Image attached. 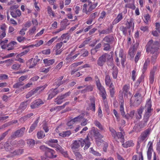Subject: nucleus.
I'll list each match as a JSON object with an SVG mask.
<instances>
[{
  "label": "nucleus",
  "instance_id": "nucleus-16",
  "mask_svg": "<svg viewBox=\"0 0 160 160\" xmlns=\"http://www.w3.org/2000/svg\"><path fill=\"white\" fill-rule=\"evenodd\" d=\"M54 152H55L53 150L49 148V150H48V151L45 152V155L46 157L50 158H55L57 157V155H53Z\"/></svg>",
  "mask_w": 160,
  "mask_h": 160
},
{
  "label": "nucleus",
  "instance_id": "nucleus-21",
  "mask_svg": "<svg viewBox=\"0 0 160 160\" xmlns=\"http://www.w3.org/2000/svg\"><path fill=\"white\" fill-rule=\"evenodd\" d=\"M123 18L122 14V13H119L116 18L113 21L112 24L114 25L121 21Z\"/></svg>",
  "mask_w": 160,
  "mask_h": 160
},
{
  "label": "nucleus",
  "instance_id": "nucleus-6",
  "mask_svg": "<svg viewBox=\"0 0 160 160\" xmlns=\"http://www.w3.org/2000/svg\"><path fill=\"white\" fill-rule=\"evenodd\" d=\"M110 57V55L105 53L101 56L97 60V63L98 66L102 67L106 61L107 59Z\"/></svg>",
  "mask_w": 160,
  "mask_h": 160
},
{
  "label": "nucleus",
  "instance_id": "nucleus-19",
  "mask_svg": "<svg viewBox=\"0 0 160 160\" xmlns=\"http://www.w3.org/2000/svg\"><path fill=\"white\" fill-rule=\"evenodd\" d=\"M93 132L95 139H101L103 138V136L101 134L98 129L93 130Z\"/></svg>",
  "mask_w": 160,
  "mask_h": 160
},
{
  "label": "nucleus",
  "instance_id": "nucleus-52",
  "mask_svg": "<svg viewBox=\"0 0 160 160\" xmlns=\"http://www.w3.org/2000/svg\"><path fill=\"white\" fill-rule=\"evenodd\" d=\"M21 65L18 63L13 64L12 66V68L13 69L18 70L20 67Z\"/></svg>",
  "mask_w": 160,
  "mask_h": 160
},
{
  "label": "nucleus",
  "instance_id": "nucleus-37",
  "mask_svg": "<svg viewBox=\"0 0 160 160\" xmlns=\"http://www.w3.org/2000/svg\"><path fill=\"white\" fill-rule=\"evenodd\" d=\"M113 27L112 26L110 29L108 28L106 29L100 31L99 33L101 34H108L112 32Z\"/></svg>",
  "mask_w": 160,
  "mask_h": 160
},
{
  "label": "nucleus",
  "instance_id": "nucleus-40",
  "mask_svg": "<svg viewBox=\"0 0 160 160\" xmlns=\"http://www.w3.org/2000/svg\"><path fill=\"white\" fill-rule=\"evenodd\" d=\"M136 51V49L134 47L130 48L128 53L131 58L134 57Z\"/></svg>",
  "mask_w": 160,
  "mask_h": 160
},
{
  "label": "nucleus",
  "instance_id": "nucleus-60",
  "mask_svg": "<svg viewBox=\"0 0 160 160\" xmlns=\"http://www.w3.org/2000/svg\"><path fill=\"white\" fill-rule=\"evenodd\" d=\"M141 98H138L137 99L136 98L134 102V105L136 106H138L141 102Z\"/></svg>",
  "mask_w": 160,
  "mask_h": 160
},
{
  "label": "nucleus",
  "instance_id": "nucleus-33",
  "mask_svg": "<svg viewBox=\"0 0 160 160\" xmlns=\"http://www.w3.org/2000/svg\"><path fill=\"white\" fill-rule=\"evenodd\" d=\"M101 43H99L94 48L91 50V53L92 54H95L97 52L98 49L101 47Z\"/></svg>",
  "mask_w": 160,
  "mask_h": 160
},
{
  "label": "nucleus",
  "instance_id": "nucleus-25",
  "mask_svg": "<svg viewBox=\"0 0 160 160\" xmlns=\"http://www.w3.org/2000/svg\"><path fill=\"white\" fill-rule=\"evenodd\" d=\"M86 88L85 89L81 91L80 92L82 93H84L87 92L92 91L93 89V87L91 85L85 86Z\"/></svg>",
  "mask_w": 160,
  "mask_h": 160
},
{
  "label": "nucleus",
  "instance_id": "nucleus-45",
  "mask_svg": "<svg viewBox=\"0 0 160 160\" xmlns=\"http://www.w3.org/2000/svg\"><path fill=\"white\" fill-rule=\"evenodd\" d=\"M23 152V150L22 149H18L15 150L12 152V154L14 155H19L22 154Z\"/></svg>",
  "mask_w": 160,
  "mask_h": 160
},
{
  "label": "nucleus",
  "instance_id": "nucleus-15",
  "mask_svg": "<svg viewBox=\"0 0 160 160\" xmlns=\"http://www.w3.org/2000/svg\"><path fill=\"white\" fill-rule=\"evenodd\" d=\"M148 145H149V146L147 151V157L148 159V160H151L152 157V152L153 150L152 148V142L150 141L148 143Z\"/></svg>",
  "mask_w": 160,
  "mask_h": 160
},
{
  "label": "nucleus",
  "instance_id": "nucleus-56",
  "mask_svg": "<svg viewBox=\"0 0 160 160\" xmlns=\"http://www.w3.org/2000/svg\"><path fill=\"white\" fill-rule=\"evenodd\" d=\"M97 14L98 12H95L93 13H92L90 15L89 18H90V19L93 21L94 19L96 18V16H97Z\"/></svg>",
  "mask_w": 160,
  "mask_h": 160
},
{
  "label": "nucleus",
  "instance_id": "nucleus-55",
  "mask_svg": "<svg viewBox=\"0 0 160 160\" xmlns=\"http://www.w3.org/2000/svg\"><path fill=\"white\" fill-rule=\"evenodd\" d=\"M74 154L77 160H80L82 158V156L80 152H76L74 153Z\"/></svg>",
  "mask_w": 160,
  "mask_h": 160
},
{
  "label": "nucleus",
  "instance_id": "nucleus-35",
  "mask_svg": "<svg viewBox=\"0 0 160 160\" xmlns=\"http://www.w3.org/2000/svg\"><path fill=\"white\" fill-rule=\"evenodd\" d=\"M84 116L83 114H82L72 119V122L75 123L77 122L80 121L83 118Z\"/></svg>",
  "mask_w": 160,
  "mask_h": 160
},
{
  "label": "nucleus",
  "instance_id": "nucleus-20",
  "mask_svg": "<svg viewBox=\"0 0 160 160\" xmlns=\"http://www.w3.org/2000/svg\"><path fill=\"white\" fill-rule=\"evenodd\" d=\"M144 109L143 107H141L140 108L138 109L136 113V117L137 119H140L142 118V114Z\"/></svg>",
  "mask_w": 160,
  "mask_h": 160
},
{
  "label": "nucleus",
  "instance_id": "nucleus-44",
  "mask_svg": "<svg viewBox=\"0 0 160 160\" xmlns=\"http://www.w3.org/2000/svg\"><path fill=\"white\" fill-rule=\"evenodd\" d=\"M105 82L106 85L107 86H109L111 82L110 76L109 75H107L105 76Z\"/></svg>",
  "mask_w": 160,
  "mask_h": 160
},
{
  "label": "nucleus",
  "instance_id": "nucleus-24",
  "mask_svg": "<svg viewBox=\"0 0 160 160\" xmlns=\"http://www.w3.org/2000/svg\"><path fill=\"white\" fill-rule=\"evenodd\" d=\"M40 61V59L38 58V56H36L33 59V62L29 66V68H32L34 67Z\"/></svg>",
  "mask_w": 160,
  "mask_h": 160
},
{
  "label": "nucleus",
  "instance_id": "nucleus-49",
  "mask_svg": "<svg viewBox=\"0 0 160 160\" xmlns=\"http://www.w3.org/2000/svg\"><path fill=\"white\" fill-rule=\"evenodd\" d=\"M155 74L152 72H150V74L149 76V81L151 84H152L153 83L154 80Z\"/></svg>",
  "mask_w": 160,
  "mask_h": 160
},
{
  "label": "nucleus",
  "instance_id": "nucleus-28",
  "mask_svg": "<svg viewBox=\"0 0 160 160\" xmlns=\"http://www.w3.org/2000/svg\"><path fill=\"white\" fill-rule=\"evenodd\" d=\"M134 145L133 142L131 140L127 141L125 143L122 144V146L124 148H128L131 146H133Z\"/></svg>",
  "mask_w": 160,
  "mask_h": 160
},
{
  "label": "nucleus",
  "instance_id": "nucleus-46",
  "mask_svg": "<svg viewBox=\"0 0 160 160\" xmlns=\"http://www.w3.org/2000/svg\"><path fill=\"white\" fill-rule=\"evenodd\" d=\"M94 124H95V125L97 127H98V128L101 130H104L103 128L101 125V124L97 120H95L94 122Z\"/></svg>",
  "mask_w": 160,
  "mask_h": 160
},
{
  "label": "nucleus",
  "instance_id": "nucleus-32",
  "mask_svg": "<svg viewBox=\"0 0 160 160\" xmlns=\"http://www.w3.org/2000/svg\"><path fill=\"white\" fill-rule=\"evenodd\" d=\"M88 2V5L89 6L88 8V11L90 13L96 7L98 4V3H96L94 4H92V2Z\"/></svg>",
  "mask_w": 160,
  "mask_h": 160
},
{
  "label": "nucleus",
  "instance_id": "nucleus-62",
  "mask_svg": "<svg viewBox=\"0 0 160 160\" xmlns=\"http://www.w3.org/2000/svg\"><path fill=\"white\" fill-rule=\"evenodd\" d=\"M68 21V20L67 19H64L63 21L61 22V27H65V29L66 28V26L67 25V23H66L67 21Z\"/></svg>",
  "mask_w": 160,
  "mask_h": 160
},
{
  "label": "nucleus",
  "instance_id": "nucleus-61",
  "mask_svg": "<svg viewBox=\"0 0 160 160\" xmlns=\"http://www.w3.org/2000/svg\"><path fill=\"white\" fill-rule=\"evenodd\" d=\"M113 113L115 116L117 121H119L120 120V119L119 118V116L118 114V113L115 109H114L113 110Z\"/></svg>",
  "mask_w": 160,
  "mask_h": 160
},
{
  "label": "nucleus",
  "instance_id": "nucleus-26",
  "mask_svg": "<svg viewBox=\"0 0 160 160\" xmlns=\"http://www.w3.org/2000/svg\"><path fill=\"white\" fill-rule=\"evenodd\" d=\"M55 60L54 59H44L43 60L44 63L45 64L46 66H48L52 65L54 62Z\"/></svg>",
  "mask_w": 160,
  "mask_h": 160
},
{
  "label": "nucleus",
  "instance_id": "nucleus-8",
  "mask_svg": "<svg viewBox=\"0 0 160 160\" xmlns=\"http://www.w3.org/2000/svg\"><path fill=\"white\" fill-rule=\"evenodd\" d=\"M90 102L88 104L86 109L91 110L93 112L95 111V100L94 98L92 97L90 99Z\"/></svg>",
  "mask_w": 160,
  "mask_h": 160
},
{
  "label": "nucleus",
  "instance_id": "nucleus-34",
  "mask_svg": "<svg viewBox=\"0 0 160 160\" xmlns=\"http://www.w3.org/2000/svg\"><path fill=\"white\" fill-rule=\"evenodd\" d=\"M112 72V77L114 79H116L117 78L118 70L117 67H113Z\"/></svg>",
  "mask_w": 160,
  "mask_h": 160
},
{
  "label": "nucleus",
  "instance_id": "nucleus-17",
  "mask_svg": "<svg viewBox=\"0 0 160 160\" xmlns=\"http://www.w3.org/2000/svg\"><path fill=\"white\" fill-rule=\"evenodd\" d=\"M12 145H15V147H23L25 144L24 141L22 139L18 141L17 140L13 141Z\"/></svg>",
  "mask_w": 160,
  "mask_h": 160
},
{
  "label": "nucleus",
  "instance_id": "nucleus-48",
  "mask_svg": "<svg viewBox=\"0 0 160 160\" xmlns=\"http://www.w3.org/2000/svg\"><path fill=\"white\" fill-rule=\"evenodd\" d=\"M144 18H145L144 22L147 24H148V22L150 21V16L148 14H147L144 15Z\"/></svg>",
  "mask_w": 160,
  "mask_h": 160
},
{
  "label": "nucleus",
  "instance_id": "nucleus-36",
  "mask_svg": "<svg viewBox=\"0 0 160 160\" xmlns=\"http://www.w3.org/2000/svg\"><path fill=\"white\" fill-rule=\"evenodd\" d=\"M27 143L29 145L30 148H32L35 145V141L32 139H29L27 141Z\"/></svg>",
  "mask_w": 160,
  "mask_h": 160
},
{
  "label": "nucleus",
  "instance_id": "nucleus-57",
  "mask_svg": "<svg viewBox=\"0 0 160 160\" xmlns=\"http://www.w3.org/2000/svg\"><path fill=\"white\" fill-rule=\"evenodd\" d=\"M48 13L50 15H52L53 17H54V12L52 11V8L49 6L48 7Z\"/></svg>",
  "mask_w": 160,
  "mask_h": 160
},
{
  "label": "nucleus",
  "instance_id": "nucleus-27",
  "mask_svg": "<svg viewBox=\"0 0 160 160\" xmlns=\"http://www.w3.org/2000/svg\"><path fill=\"white\" fill-rule=\"evenodd\" d=\"M96 83L98 88L100 91L101 93L105 91L103 87L101 85L99 80H96Z\"/></svg>",
  "mask_w": 160,
  "mask_h": 160
},
{
  "label": "nucleus",
  "instance_id": "nucleus-7",
  "mask_svg": "<svg viewBox=\"0 0 160 160\" xmlns=\"http://www.w3.org/2000/svg\"><path fill=\"white\" fill-rule=\"evenodd\" d=\"M25 130V128L22 127L20 129L16 130L12 134L11 137L12 138H16L22 137L24 135Z\"/></svg>",
  "mask_w": 160,
  "mask_h": 160
},
{
  "label": "nucleus",
  "instance_id": "nucleus-18",
  "mask_svg": "<svg viewBox=\"0 0 160 160\" xmlns=\"http://www.w3.org/2000/svg\"><path fill=\"white\" fill-rule=\"evenodd\" d=\"M132 25H133L132 29H133L134 28V23L133 22V20L132 19H131L129 22L128 21L126 23V26L125 27L128 29L129 35L131 34V30L130 28L132 27Z\"/></svg>",
  "mask_w": 160,
  "mask_h": 160
},
{
  "label": "nucleus",
  "instance_id": "nucleus-11",
  "mask_svg": "<svg viewBox=\"0 0 160 160\" xmlns=\"http://www.w3.org/2000/svg\"><path fill=\"white\" fill-rule=\"evenodd\" d=\"M13 141L11 142L10 144L8 142L4 144V148L7 152H10L13 151L15 148V145H12Z\"/></svg>",
  "mask_w": 160,
  "mask_h": 160
},
{
  "label": "nucleus",
  "instance_id": "nucleus-3",
  "mask_svg": "<svg viewBox=\"0 0 160 160\" xmlns=\"http://www.w3.org/2000/svg\"><path fill=\"white\" fill-rule=\"evenodd\" d=\"M158 42H153V40H151L148 42L146 46L147 52H156L158 49Z\"/></svg>",
  "mask_w": 160,
  "mask_h": 160
},
{
  "label": "nucleus",
  "instance_id": "nucleus-10",
  "mask_svg": "<svg viewBox=\"0 0 160 160\" xmlns=\"http://www.w3.org/2000/svg\"><path fill=\"white\" fill-rule=\"evenodd\" d=\"M59 91V90L57 89V88L55 89L52 88L50 89L48 92V99H51L57 95Z\"/></svg>",
  "mask_w": 160,
  "mask_h": 160
},
{
  "label": "nucleus",
  "instance_id": "nucleus-12",
  "mask_svg": "<svg viewBox=\"0 0 160 160\" xmlns=\"http://www.w3.org/2000/svg\"><path fill=\"white\" fill-rule=\"evenodd\" d=\"M151 129L148 128L141 134L140 138V141L142 142L145 140L150 133Z\"/></svg>",
  "mask_w": 160,
  "mask_h": 160
},
{
  "label": "nucleus",
  "instance_id": "nucleus-9",
  "mask_svg": "<svg viewBox=\"0 0 160 160\" xmlns=\"http://www.w3.org/2000/svg\"><path fill=\"white\" fill-rule=\"evenodd\" d=\"M63 78V76H61L57 78V79H56L54 80V85L57 86V87H58L59 86L67 82L68 80L67 79H64L63 80H62V79Z\"/></svg>",
  "mask_w": 160,
  "mask_h": 160
},
{
  "label": "nucleus",
  "instance_id": "nucleus-47",
  "mask_svg": "<svg viewBox=\"0 0 160 160\" xmlns=\"http://www.w3.org/2000/svg\"><path fill=\"white\" fill-rule=\"evenodd\" d=\"M37 136L38 139H41L44 137L45 134L43 131H40L37 133Z\"/></svg>",
  "mask_w": 160,
  "mask_h": 160
},
{
  "label": "nucleus",
  "instance_id": "nucleus-30",
  "mask_svg": "<svg viewBox=\"0 0 160 160\" xmlns=\"http://www.w3.org/2000/svg\"><path fill=\"white\" fill-rule=\"evenodd\" d=\"M38 122V120L35 121L33 123L31 126L28 132L30 133L32 132L37 126V124Z\"/></svg>",
  "mask_w": 160,
  "mask_h": 160
},
{
  "label": "nucleus",
  "instance_id": "nucleus-23",
  "mask_svg": "<svg viewBox=\"0 0 160 160\" xmlns=\"http://www.w3.org/2000/svg\"><path fill=\"white\" fill-rule=\"evenodd\" d=\"M33 113H30L22 117L20 119V121L21 122H24L33 115Z\"/></svg>",
  "mask_w": 160,
  "mask_h": 160
},
{
  "label": "nucleus",
  "instance_id": "nucleus-39",
  "mask_svg": "<svg viewBox=\"0 0 160 160\" xmlns=\"http://www.w3.org/2000/svg\"><path fill=\"white\" fill-rule=\"evenodd\" d=\"M102 43L104 47L103 50L105 51H109L112 48L110 44L102 42Z\"/></svg>",
  "mask_w": 160,
  "mask_h": 160
},
{
  "label": "nucleus",
  "instance_id": "nucleus-53",
  "mask_svg": "<svg viewBox=\"0 0 160 160\" xmlns=\"http://www.w3.org/2000/svg\"><path fill=\"white\" fill-rule=\"evenodd\" d=\"M40 150L45 152H45H46L48 150H49V148L45 147L44 145H42L39 148Z\"/></svg>",
  "mask_w": 160,
  "mask_h": 160
},
{
  "label": "nucleus",
  "instance_id": "nucleus-31",
  "mask_svg": "<svg viewBox=\"0 0 160 160\" xmlns=\"http://www.w3.org/2000/svg\"><path fill=\"white\" fill-rule=\"evenodd\" d=\"M119 29L122 32L123 34L125 36H126L128 32V29L123 26H120Z\"/></svg>",
  "mask_w": 160,
  "mask_h": 160
},
{
  "label": "nucleus",
  "instance_id": "nucleus-59",
  "mask_svg": "<svg viewBox=\"0 0 160 160\" xmlns=\"http://www.w3.org/2000/svg\"><path fill=\"white\" fill-rule=\"evenodd\" d=\"M21 82H18L17 83L15 84L13 86V87L14 88H17L20 87V86H22L23 84Z\"/></svg>",
  "mask_w": 160,
  "mask_h": 160
},
{
  "label": "nucleus",
  "instance_id": "nucleus-4",
  "mask_svg": "<svg viewBox=\"0 0 160 160\" xmlns=\"http://www.w3.org/2000/svg\"><path fill=\"white\" fill-rule=\"evenodd\" d=\"M112 136L115 139H120V142L123 143L124 141V135L122 132H116L113 128H109Z\"/></svg>",
  "mask_w": 160,
  "mask_h": 160
},
{
  "label": "nucleus",
  "instance_id": "nucleus-22",
  "mask_svg": "<svg viewBox=\"0 0 160 160\" xmlns=\"http://www.w3.org/2000/svg\"><path fill=\"white\" fill-rule=\"evenodd\" d=\"M130 89V86L129 85L126 84L124 85L122 88L123 93L125 96L127 97L128 94H130V92L129 91Z\"/></svg>",
  "mask_w": 160,
  "mask_h": 160
},
{
  "label": "nucleus",
  "instance_id": "nucleus-38",
  "mask_svg": "<svg viewBox=\"0 0 160 160\" xmlns=\"http://www.w3.org/2000/svg\"><path fill=\"white\" fill-rule=\"evenodd\" d=\"M151 53H153V55L152 56V59H151V62L154 64L155 63V61L157 58L158 56V53L157 52H151Z\"/></svg>",
  "mask_w": 160,
  "mask_h": 160
},
{
  "label": "nucleus",
  "instance_id": "nucleus-5",
  "mask_svg": "<svg viewBox=\"0 0 160 160\" xmlns=\"http://www.w3.org/2000/svg\"><path fill=\"white\" fill-rule=\"evenodd\" d=\"M149 62L150 60L148 58L145 60L143 65V68L142 70V74L137 80V82H139V83L143 80L144 78V74L147 70L148 66L149 64Z\"/></svg>",
  "mask_w": 160,
  "mask_h": 160
},
{
  "label": "nucleus",
  "instance_id": "nucleus-14",
  "mask_svg": "<svg viewBox=\"0 0 160 160\" xmlns=\"http://www.w3.org/2000/svg\"><path fill=\"white\" fill-rule=\"evenodd\" d=\"M43 103V102L41 99H38L31 103V107L32 109H34L37 108L39 106L42 104Z\"/></svg>",
  "mask_w": 160,
  "mask_h": 160
},
{
  "label": "nucleus",
  "instance_id": "nucleus-51",
  "mask_svg": "<svg viewBox=\"0 0 160 160\" xmlns=\"http://www.w3.org/2000/svg\"><path fill=\"white\" fill-rule=\"evenodd\" d=\"M123 106H124V103L123 102H122L121 103V104L120 106V111L121 115L122 116H123L125 114V112L124 111V108Z\"/></svg>",
  "mask_w": 160,
  "mask_h": 160
},
{
  "label": "nucleus",
  "instance_id": "nucleus-13",
  "mask_svg": "<svg viewBox=\"0 0 160 160\" xmlns=\"http://www.w3.org/2000/svg\"><path fill=\"white\" fill-rule=\"evenodd\" d=\"M114 40V38L113 36L108 35L103 39L102 42L111 44L112 43Z\"/></svg>",
  "mask_w": 160,
  "mask_h": 160
},
{
  "label": "nucleus",
  "instance_id": "nucleus-29",
  "mask_svg": "<svg viewBox=\"0 0 160 160\" xmlns=\"http://www.w3.org/2000/svg\"><path fill=\"white\" fill-rule=\"evenodd\" d=\"M17 43L15 41H12L9 43L7 45V50L10 51L14 49V45L17 44Z\"/></svg>",
  "mask_w": 160,
  "mask_h": 160
},
{
  "label": "nucleus",
  "instance_id": "nucleus-2",
  "mask_svg": "<svg viewBox=\"0 0 160 160\" xmlns=\"http://www.w3.org/2000/svg\"><path fill=\"white\" fill-rule=\"evenodd\" d=\"M84 145H85L84 148V150L88 149L90 146V143L88 136L84 139L80 138L79 140L73 141L71 147L72 150H74L79 148L80 146L82 147Z\"/></svg>",
  "mask_w": 160,
  "mask_h": 160
},
{
  "label": "nucleus",
  "instance_id": "nucleus-50",
  "mask_svg": "<svg viewBox=\"0 0 160 160\" xmlns=\"http://www.w3.org/2000/svg\"><path fill=\"white\" fill-rule=\"evenodd\" d=\"M107 59L108 60L107 61V64L108 66L112 67V68H113V67H115V65L112 62L113 60L112 59H111L110 57L108 58V59Z\"/></svg>",
  "mask_w": 160,
  "mask_h": 160
},
{
  "label": "nucleus",
  "instance_id": "nucleus-1",
  "mask_svg": "<svg viewBox=\"0 0 160 160\" xmlns=\"http://www.w3.org/2000/svg\"><path fill=\"white\" fill-rule=\"evenodd\" d=\"M151 102L148 101L147 102L144 107L145 113L143 119L138 124V126L140 128H143L146 126L147 122L151 115L150 113L152 110L151 109Z\"/></svg>",
  "mask_w": 160,
  "mask_h": 160
},
{
  "label": "nucleus",
  "instance_id": "nucleus-42",
  "mask_svg": "<svg viewBox=\"0 0 160 160\" xmlns=\"http://www.w3.org/2000/svg\"><path fill=\"white\" fill-rule=\"evenodd\" d=\"M28 102V101H26L25 102H22L20 105L19 108L20 109H21L22 110H24L27 107V102Z\"/></svg>",
  "mask_w": 160,
  "mask_h": 160
},
{
  "label": "nucleus",
  "instance_id": "nucleus-58",
  "mask_svg": "<svg viewBox=\"0 0 160 160\" xmlns=\"http://www.w3.org/2000/svg\"><path fill=\"white\" fill-rule=\"evenodd\" d=\"M56 148V150L57 151H58L60 152L61 153L62 152H63V151L64 150L59 145L57 144L56 147H55Z\"/></svg>",
  "mask_w": 160,
  "mask_h": 160
},
{
  "label": "nucleus",
  "instance_id": "nucleus-63",
  "mask_svg": "<svg viewBox=\"0 0 160 160\" xmlns=\"http://www.w3.org/2000/svg\"><path fill=\"white\" fill-rule=\"evenodd\" d=\"M156 29L158 30V32L160 33V24L159 22L155 23Z\"/></svg>",
  "mask_w": 160,
  "mask_h": 160
},
{
  "label": "nucleus",
  "instance_id": "nucleus-64",
  "mask_svg": "<svg viewBox=\"0 0 160 160\" xmlns=\"http://www.w3.org/2000/svg\"><path fill=\"white\" fill-rule=\"evenodd\" d=\"M28 77L27 75L22 76L19 78L18 80L19 82H22V81L27 79Z\"/></svg>",
  "mask_w": 160,
  "mask_h": 160
},
{
  "label": "nucleus",
  "instance_id": "nucleus-41",
  "mask_svg": "<svg viewBox=\"0 0 160 160\" xmlns=\"http://www.w3.org/2000/svg\"><path fill=\"white\" fill-rule=\"evenodd\" d=\"M71 134L70 131H67L63 132L59 134L60 136L62 137H66L67 136H69Z\"/></svg>",
  "mask_w": 160,
  "mask_h": 160
},
{
  "label": "nucleus",
  "instance_id": "nucleus-43",
  "mask_svg": "<svg viewBox=\"0 0 160 160\" xmlns=\"http://www.w3.org/2000/svg\"><path fill=\"white\" fill-rule=\"evenodd\" d=\"M62 99L63 98L61 97V96H58L55 99L54 102H56L57 104H60L63 102Z\"/></svg>",
  "mask_w": 160,
  "mask_h": 160
},
{
  "label": "nucleus",
  "instance_id": "nucleus-54",
  "mask_svg": "<svg viewBox=\"0 0 160 160\" xmlns=\"http://www.w3.org/2000/svg\"><path fill=\"white\" fill-rule=\"evenodd\" d=\"M91 153H92L94 155L100 156L101 155V153H99V152L94 150L92 148H91Z\"/></svg>",
  "mask_w": 160,
  "mask_h": 160
}]
</instances>
